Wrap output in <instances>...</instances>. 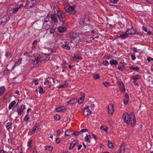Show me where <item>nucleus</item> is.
<instances>
[{
    "mask_svg": "<svg viewBox=\"0 0 153 153\" xmlns=\"http://www.w3.org/2000/svg\"><path fill=\"white\" fill-rule=\"evenodd\" d=\"M130 68L131 70H133L137 71H138L139 70V68L137 66L136 67H130Z\"/></svg>",
    "mask_w": 153,
    "mask_h": 153,
    "instance_id": "ea45409f",
    "label": "nucleus"
},
{
    "mask_svg": "<svg viewBox=\"0 0 153 153\" xmlns=\"http://www.w3.org/2000/svg\"><path fill=\"white\" fill-rule=\"evenodd\" d=\"M88 130L87 129H82L80 131V132L81 133V132H84L87 131Z\"/></svg>",
    "mask_w": 153,
    "mask_h": 153,
    "instance_id": "bf43d9fd",
    "label": "nucleus"
},
{
    "mask_svg": "<svg viewBox=\"0 0 153 153\" xmlns=\"http://www.w3.org/2000/svg\"><path fill=\"white\" fill-rule=\"evenodd\" d=\"M5 90V88L2 86L0 88V97L3 95Z\"/></svg>",
    "mask_w": 153,
    "mask_h": 153,
    "instance_id": "cd10ccee",
    "label": "nucleus"
},
{
    "mask_svg": "<svg viewBox=\"0 0 153 153\" xmlns=\"http://www.w3.org/2000/svg\"><path fill=\"white\" fill-rule=\"evenodd\" d=\"M118 1V0H110L109 2L110 5L113 6V4L117 3Z\"/></svg>",
    "mask_w": 153,
    "mask_h": 153,
    "instance_id": "c85d7f7f",
    "label": "nucleus"
},
{
    "mask_svg": "<svg viewBox=\"0 0 153 153\" xmlns=\"http://www.w3.org/2000/svg\"><path fill=\"white\" fill-rule=\"evenodd\" d=\"M55 31V29L53 28H51L50 30V33L51 34L53 33Z\"/></svg>",
    "mask_w": 153,
    "mask_h": 153,
    "instance_id": "8fccbe9b",
    "label": "nucleus"
},
{
    "mask_svg": "<svg viewBox=\"0 0 153 153\" xmlns=\"http://www.w3.org/2000/svg\"><path fill=\"white\" fill-rule=\"evenodd\" d=\"M74 147L78 144V141L77 140H75L71 143Z\"/></svg>",
    "mask_w": 153,
    "mask_h": 153,
    "instance_id": "c9c22d12",
    "label": "nucleus"
},
{
    "mask_svg": "<svg viewBox=\"0 0 153 153\" xmlns=\"http://www.w3.org/2000/svg\"><path fill=\"white\" fill-rule=\"evenodd\" d=\"M66 108H65L64 106H62L57 108L56 109V111L57 112L62 111H66Z\"/></svg>",
    "mask_w": 153,
    "mask_h": 153,
    "instance_id": "aec40b11",
    "label": "nucleus"
},
{
    "mask_svg": "<svg viewBox=\"0 0 153 153\" xmlns=\"http://www.w3.org/2000/svg\"><path fill=\"white\" fill-rule=\"evenodd\" d=\"M61 141V139L59 138H58L56 140V143H59Z\"/></svg>",
    "mask_w": 153,
    "mask_h": 153,
    "instance_id": "6e6d98bb",
    "label": "nucleus"
},
{
    "mask_svg": "<svg viewBox=\"0 0 153 153\" xmlns=\"http://www.w3.org/2000/svg\"><path fill=\"white\" fill-rule=\"evenodd\" d=\"M36 91L37 92L38 91L40 94H42L44 93L42 88L41 86L39 87L36 90Z\"/></svg>",
    "mask_w": 153,
    "mask_h": 153,
    "instance_id": "a878e982",
    "label": "nucleus"
},
{
    "mask_svg": "<svg viewBox=\"0 0 153 153\" xmlns=\"http://www.w3.org/2000/svg\"><path fill=\"white\" fill-rule=\"evenodd\" d=\"M66 30V28L65 27H59L58 28V30L60 33L63 32Z\"/></svg>",
    "mask_w": 153,
    "mask_h": 153,
    "instance_id": "4be33fe9",
    "label": "nucleus"
},
{
    "mask_svg": "<svg viewBox=\"0 0 153 153\" xmlns=\"http://www.w3.org/2000/svg\"><path fill=\"white\" fill-rule=\"evenodd\" d=\"M95 107V105L93 104H91L90 106V107L89 106V108H91V109H94V108Z\"/></svg>",
    "mask_w": 153,
    "mask_h": 153,
    "instance_id": "5fc2aeb1",
    "label": "nucleus"
},
{
    "mask_svg": "<svg viewBox=\"0 0 153 153\" xmlns=\"http://www.w3.org/2000/svg\"><path fill=\"white\" fill-rule=\"evenodd\" d=\"M133 79H135L137 80L140 79V76L139 75H136L132 77Z\"/></svg>",
    "mask_w": 153,
    "mask_h": 153,
    "instance_id": "79ce46f5",
    "label": "nucleus"
},
{
    "mask_svg": "<svg viewBox=\"0 0 153 153\" xmlns=\"http://www.w3.org/2000/svg\"><path fill=\"white\" fill-rule=\"evenodd\" d=\"M80 23L82 27L89 25L90 24V20L88 18H83L81 20Z\"/></svg>",
    "mask_w": 153,
    "mask_h": 153,
    "instance_id": "423d86ee",
    "label": "nucleus"
},
{
    "mask_svg": "<svg viewBox=\"0 0 153 153\" xmlns=\"http://www.w3.org/2000/svg\"><path fill=\"white\" fill-rule=\"evenodd\" d=\"M128 36L126 32L125 33L121 34L120 37L122 39H124L127 38L128 37Z\"/></svg>",
    "mask_w": 153,
    "mask_h": 153,
    "instance_id": "393cba45",
    "label": "nucleus"
},
{
    "mask_svg": "<svg viewBox=\"0 0 153 153\" xmlns=\"http://www.w3.org/2000/svg\"><path fill=\"white\" fill-rule=\"evenodd\" d=\"M128 35L129 34H134L135 33V30L132 28L129 29L126 32Z\"/></svg>",
    "mask_w": 153,
    "mask_h": 153,
    "instance_id": "a211bd4d",
    "label": "nucleus"
},
{
    "mask_svg": "<svg viewBox=\"0 0 153 153\" xmlns=\"http://www.w3.org/2000/svg\"><path fill=\"white\" fill-rule=\"evenodd\" d=\"M63 5L64 6V8L65 9V8H67L69 6H71L70 4L67 2H65L63 3Z\"/></svg>",
    "mask_w": 153,
    "mask_h": 153,
    "instance_id": "72a5a7b5",
    "label": "nucleus"
},
{
    "mask_svg": "<svg viewBox=\"0 0 153 153\" xmlns=\"http://www.w3.org/2000/svg\"><path fill=\"white\" fill-rule=\"evenodd\" d=\"M108 146L109 148L112 149L113 147V143L110 140H109L108 142Z\"/></svg>",
    "mask_w": 153,
    "mask_h": 153,
    "instance_id": "f704fd0d",
    "label": "nucleus"
},
{
    "mask_svg": "<svg viewBox=\"0 0 153 153\" xmlns=\"http://www.w3.org/2000/svg\"><path fill=\"white\" fill-rule=\"evenodd\" d=\"M103 84L106 87H108L109 85V83L106 82H103Z\"/></svg>",
    "mask_w": 153,
    "mask_h": 153,
    "instance_id": "864d4df0",
    "label": "nucleus"
},
{
    "mask_svg": "<svg viewBox=\"0 0 153 153\" xmlns=\"http://www.w3.org/2000/svg\"><path fill=\"white\" fill-rule=\"evenodd\" d=\"M74 146H73L71 144V143L70 144V147H69V149L70 150L71 149L74 148Z\"/></svg>",
    "mask_w": 153,
    "mask_h": 153,
    "instance_id": "e2e57ef3",
    "label": "nucleus"
},
{
    "mask_svg": "<svg viewBox=\"0 0 153 153\" xmlns=\"http://www.w3.org/2000/svg\"><path fill=\"white\" fill-rule=\"evenodd\" d=\"M125 97L127 100H128L129 99V96L128 94L127 93H125Z\"/></svg>",
    "mask_w": 153,
    "mask_h": 153,
    "instance_id": "052dcab7",
    "label": "nucleus"
},
{
    "mask_svg": "<svg viewBox=\"0 0 153 153\" xmlns=\"http://www.w3.org/2000/svg\"><path fill=\"white\" fill-rule=\"evenodd\" d=\"M70 37L72 40L71 41V42L74 41L76 42H79L80 41V39L79 35L76 33H72L70 35Z\"/></svg>",
    "mask_w": 153,
    "mask_h": 153,
    "instance_id": "7ed1b4c3",
    "label": "nucleus"
},
{
    "mask_svg": "<svg viewBox=\"0 0 153 153\" xmlns=\"http://www.w3.org/2000/svg\"><path fill=\"white\" fill-rule=\"evenodd\" d=\"M82 145H79L78 146V150H79L82 147Z\"/></svg>",
    "mask_w": 153,
    "mask_h": 153,
    "instance_id": "774afa93",
    "label": "nucleus"
},
{
    "mask_svg": "<svg viewBox=\"0 0 153 153\" xmlns=\"http://www.w3.org/2000/svg\"><path fill=\"white\" fill-rule=\"evenodd\" d=\"M118 85L120 86V91L122 92H125V89L124 85L123 82H119Z\"/></svg>",
    "mask_w": 153,
    "mask_h": 153,
    "instance_id": "4468645a",
    "label": "nucleus"
},
{
    "mask_svg": "<svg viewBox=\"0 0 153 153\" xmlns=\"http://www.w3.org/2000/svg\"><path fill=\"white\" fill-rule=\"evenodd\" d=\"M57 15L61 21L64 22L66 20L65 16L66 15L65 13L62 12L60 10L57 14Z\"/></svg>",
    "mask_w": 153,
    "mask_h": 153,
    "instance_id": "20e7f679",
    "label": "nucleus"
},
{
    "mask_svg": "<svg viewBox=\"0 0 153 153\" xmlns=\"http://www.w3.org/2000/svg\"><path fill=\"white\" fill-rule=\"evenodd\" d=\"M12 124V123L11 122H9L7 123L6 125L7 128L8 129H10L11 128Z\"/></svg>",
    "mask_w": 153,
    "mask_h": 153,
    "instance_id": "e433bc0d",
    "label": "nucleus"
},
{
    "mask_svg": "<svg viewBox=\"0 0 153 153\" xmlns=\"http://www.w3.org/2000/svg\"><path fill=\"white\" fill-rule=\"evenodd\" d=\"M66 11L72 14H74L75 13V10L74 8L72 6H70L65 9Z\"/></svg>",
    "mask_w": 153,
    "mask_h": 153,
    "instance_id": "1a4fd4ad",
    "label": "nucleus"
},
{
    "mask_svg": "<svg viewBox=\"0 0 153 153\" xmlns=\"http://www.w3.org/2000/svg\"><path fill=\"white\" fill-rule=\"evenodd\" d=\"M27 146H29L30 148H31L32 146V143L31 142V140H30L28 143Z\"/></svg>",
    "mask_w": 153,
    "mask_h": 153,
    "instance_id": "603ef678",
    "label": "nucleus"
},
{
    "mask_svg": "<svg viewBox=\"0 0 153 153\" xmlns=\"http://www.w3.org/2000/svg\"><path fill=\"white\" fill-rule=\"evenodd\" d=\"M29 119V117L28 115L27 114V115H26V116L24 118V120L25 121H27Z\"/></svg>",
    "mask_w": 153,
    "mask_h": 153,
    "instance_id": "a18cd8bd",
    "label": "nucleus"
},
{
    "mask_svg": "<svg viewBox=\"0 0 153 153\" xmlns=\"http://www.w3.org/2000/svg\"><path fill=\"white\" fill-rule=\"evenodd\" d=\"M57 15L55 13L51 14L50 15V17L52 22H57L58 19L57 18Z\"/></svg>",
    "mask_w": 153,
    "mask_h": 153,
    "instance_id": "f8f14e48",
    "label": "nucleus"
},
{
    "mask_svg": "<svg viewBox=\"0 0 153 153\" xmlns=\"http://www.w3.org/2000/svg\"><path fill=\"white\" fill-rule=\"evenodd\" d=\"M128 100H124L123 101V103L125 104H127L128 102Z\"/></svg>",
    "mask_w": 153,
    "mask_h": 153,
    "instance_id": "680f3d73",
    "label": "nucleus"
},
{
    "mask_svg": "<svg viewBox=\"0 0 153 153\" xmlns=\"http://www.w3.org/2000/svg\"><path fill=\"white\" fill-rule=\"evenodd\" d=\"M47 17L45 19L43 23H47L49 20V19H48Z\"/></svg>",
    "mask_w": 153,
    "mask_h": 153,
    "instance_id": "13d9d810",
    "label": "nucleus"
},
{
    "mask_svg": "<svg viewBox=\"0 0 153 153\" xmlns=\"http://www.w3.org/2000/svg\"><path fill=\"white\" fill-rule=\"evenodd\" d=\"M37 128L38 129L39 128V127L38 126H35V128L33 129V130L32 131L31 133H34L35 131L36 130Z\"/></svg>",
    "mask_w": 153,
    "mask_h": 153,
    "instance_id": "de8ad7c7",
    "label": "nucleus"
},
{
    "mask_svg": "<svg viewBox=\"0 0 153 153\" xmlns=\"http://www.w3.org/2000/svg\"><path fill=\"white\" fill-rule=\"evenodd\" d=\"M68 85V84L67 81H65V83L63 85L59 86V89H60L62 88H64L67 87Z\"/></svg>",
    "mask_w": 153,
    "mask_h": 153,
    "instance_id": "2f4dec72",
    "label": "nucleus"
},
{
    "mask_svg": "<svg viewBox=\"0 0 153 153\" xmlns=\"http://www.w3.org/2000/svg\"><path fill=\"white\" fill-rule=\"evenodd\" d=\"M80 133V131H76L75 132H73V134L75 136H77Z\"/></svg>",
    "mask_w": 153,
    "mask_h": 153,
    "instance_id": "3c124183",
    "label": "nucleus"
},
{
    "mask_svg": "<svg viewBox=\"0 0 153 153\" xmlns=\"http://www.w3.org/2000/svg\"><path fill=\"white\" fill-rule=\"evenodd\" d=\"M110 62L111 65H116L118 64L117 61L116 60L112 59Z\"/></svg>",
    "mask_w": 153,
    "mask_h": 153,
    "instance_id": "c756f323",
    "label": "nucleus"
},
{
    "mask_svg": "<svg viewBox=\"0 0 153 153\" xmlns=\"http://www.w3.org/2000/svg\"><path fill=\"white\" fill-rule=\"evenodd\" d=\"M13 54L9 52H7L5 54V56L7 57H11L12 56Z\"/></svg>",
    "mask_w": 153,
    "mask_h": 153,
    "instance_id": "a19ab883",
    "label": "nucleus"
},
{
    "mask_svg": "<svg viewBox=\"0 0 153 153\" xmlns=\"http://www.w3.org/2000/svg\"><path fill=\"white\" fill-rule=\"evenodd\" d=\"M40 0H31L27 2L24 7L25 8H32L36 6Z\"/></svg>",
    "mask_w": 153,
    "mask_h": 153,
    "instance_id": "f03ea898",
    "label": "nucleus"
},
{
    "mask_svg": "<svg viewBox=\"0 0 153 153\" xmlns=\"http://www.w3.org/2000/svg\"><path fill=\"white\" fill-rule=\"evenodd\" d=\"M22 60V59L19 58L15 62V63L13 67H15L16 66L19 65L21 63V61Z\"/></svg>",
    "mask_w": 153,
    "mask_h": 153,
    "instance_id": "412c9836",
    "label": "nucleus"
},
{
    "mask_svg": "<svg viewBox=\"0 0 153 153\" xmlns=\"http://www.w3.org/2000/svg\"><path fill=\"white\" fill-rule=\"evenodd\" d=\"M114 111V105L112 104H110L108 107V111L109 114H112Z\"/></svg>",
    "mask_w": 153,
    "mask_h": 153,
    "instance_id": "9d476101",
    "label": "nucleus"
},
{
    "mask_svg": "<svg viewBox=\"0 0 153 153\" xmlns=\"http://www.w3.org/2000/svg\"><path fill=\"white\" fill-rule=\"evenodd\" d=\"M94 78L95 79H99L100 78V76L98 74H96L94 76Z\"/></svg>",
    "mask_w": 153,
    "mask_h": 153,
    "instance_id": "49530a36",
    "label": "nucleus"
},
{
    "mask_svg": "<svg viewBox=\"0 0 153 153\" xmlns=\"http://www.w3.org/2000/svg\"><path fill=\"white\" fill-rule=\"evenodd\" d=\"M90 136L89 135H86L85 137V139L87 141L90 143L91 142V140L90 139Z\"/></svg>",
    "mask_w": 153,
    "mask_h": 153,
    "instance_id": "4c0bfd02",
    "label": "nucleus"
},
{
    "mask_svg": "<svg viewBox=\"0 0 153 153\" xmlns=\"http://www.w3.org/2000/svg\"><path fill=\"white\" fill-rule=\"evenodd\" d=\"M72 131L70 130H67L65 131V135L67 136H69L70 135Z\"/></svg>",
    "mask_w": 153,
    "mask_h": 153,
    "instance_id": "58836bf2",
    "label": "nucleus"
},
{
    "mask_svg": "<svg viewBox=\"0 0 153 153\" xmlns=\"http://www.w3.org/2000/svg\"><path fill=\"white\" fill-rule=\"evenodd\" d=\"M10 19V18L7 16H5L0 18V24L2 25H5Z\"/></svg>",
    "mask_w": 153,
    "mask_h": 153,
    "instance_id": "6e6552de",
    "label": "nucleus"
},
{
    "mask_svg": "<svg viewBox=\"0 0 153 153\" xmlns=\"http://www.w3.org/2000/svg\"><path fill=\"white\" fill-rule=\"evenodd\" d=\"M23 6V4H21L19 6V7H17L16 8H18V9L20 8L21 7H22Z\"/></svg>",
    "mask_w": 153,
    "mask_h": 153,
    "instance_id": "0e129e2a",
    "label": "nucleus"
},
{
    "mask_svg": "<svg viewBox=\"0 0 153 153\" xmlns=\"http://www.w3.org/2000/svg\"><path fill=\"white\" fill-rule=\"evenodd\" d=\"M101 129L102 130L105 131H107L108 130L107 128L105 126H101Z\"/></svg>",
    "mask_w": 153,
    "mask_h": 153,
    "instance_id": "09e8293b",
    "label": "nucleus"
},
{
    "mask_svg": "<svg viewBox=\"0 0 153 153\" xmlns=\"http://www.w3.org/2000/svg\"><path fill=\"white\" fill-rule=\"evenodd\" d=\"M83 96L79 98L78 100V102L80 104L82 103L84 99V94L83 93Z\"/></svg>",
    "mask_w": 153,
    "mask_h": 153,
    "instance_id": "bb28decb",
    "label": "nucleus"
},
{
    "mask_svg": "<svg viewBox=\"0 0 153 153\" xmlns=\"http://www.w3.org/2000/svg\"><path fill=\"white\" fill-rule=\"evenodd\" d=\"M69 42L67 41L65 42L64 44H63L62 46V47L67 50H69L70 49V47L68 46Z\"/></svg>",
    "mask_w": 153,
    "mask_h": 153,
    "instance_id": "f3484780",
    "label": "nucleus"
},
{
    "mask_svg": "<svg viewBox=\"0 0 153 153\" xmlns=\"http://www.w3.org/2000/svg\"><path fill=\"white\" fill-rule=\"evenodd\" d=\"M51 80H53V81L54 82V83L55 82V81L54 80V79H53V78H49V80H48V79H47L46 80L45 82H44V84L45 85H46L47 86H50L51 85Z\"/></svg>",
    "mask_w": 153,
    "mask_h": 153,
    "instance_id": "dca6fc26",
    "label": "nucleus"
},
{
    "mask_svg": "<svg viewBox=\"0 0 153 153\" xmlns=\"http://www.w3.org/2000/svg\"><path fill=\"white\" fill-rule=\"evenodd\" d=\"M45 149L46 150H48L50 151H52L53 150L52 147L50 146H46Z\"/></svg>",
    "mask_w": 153,
    "mask_h": 153,
    "instance_id": "37998d69",
    "label": "nucleus"
},
{
    "mask_svg": "<svg viewBox=\"0 0 153 153\" xmlns=\"http://www.w3.org/2000/svg\"><path fill=\"white\" fill-rule=\"evenodd\" d=\"M143 30L145 32H147V30L146 29V27H145L144 26L143 27Z\"/></svg>",
    "mask_w": 153,
    "mask_h": 153,
    "instance_id": "69168bd1",
    "label": "nucleus"
},
{
    "mask_svg": "<svg viewBox=\"0 0 153 153\" xmlns=\"http://www.w3.org/2000/svg\"><path fill=\"white\" fill-rule=\"evenodd\" d=\"M123 118L125 123L131 125L132 126H134L136 120L134 113L132 112L129 115L127 113H124L123 115Z\"/></svg>",
    "mask_w": 153,
    "mask_h": 153,
    "instance_id": "f257e3e1",
    "label": "nucleus"
},
{
    "mask_svg": "<svg viewBox=\"0 0 153 153\" xmlns=\"http://www.w3.org/2000/svg\"><path fill=\"white\" fill-rule=\"evenodd\" d=\"M103 64L104 65H106V66H107L109 64L108 61H104L103 62Z\"/></svg>",
    "mask_w": 153,
    "mask_h": 153,
    "instance_id": "4d7b16f0",
    "label": "nucleus"
},
{
    "mask_svg": "<svg viewBox=\"0 0 153 153\" xmlns=\"http://www.w3.org/2000/svg\"><path fill=\"white\" fill-rule=\"evenodd\" d=\"M25 108V105H23L21 106L20 108L18 109L17 110V112L19 115H20L22 114V113L23 112V110Z\"/></svg>",
    "mask_w": 153,
    "mask_h": 153,
    "instance_id": "2eb2a0df",
    "label": "nucleus"
},
{
    "mask_svg": "<svg viewBox=\"0 0 153 153\" xmlns=\"http://www.w3.org/2000/svg\"><path fill=\"white\" fill-rule=\"evenodd\" d=\"M91 113L90 110L89 109V106H88L87 107L84 109L83 111V114L85 117L89 116Z\"/></svg>",
    "mask_w": 153,
    "mask_h": 153,
    "instance_id": "9b49d317",
    "label": "nucleus"
},
{
    "mask_svg": "<svg viewBox=\"0 0 153 153\" xmlns=\"http://www.w3.org/2000/svg\"><path fill=\"white\" fill-rule=\"evenodd\" d=\"M43 26L46 30H48L50 28V25L47 23H43Z\"/></svg>",
    "mask_w": 153,
    "mask_h": 153,
    "instance_id": "7c9ffc66",
    "label": "nucleus"
},
{
    "mask_svg": "<svg viewBox=\"0 0 153 153\" xmlns=\"http://www.w3.org/2000/svg\"><path fill=\"white\" fill-rule=\"evenodd\" d=\"M54 119L56 120H59L60 119V117L59 115H56V116H54Z\"/></svg>",
    "mask_w": 153,
    "mask_h": 153,
    "instance_id": "c03bdc74",
    "label": "nucleus"
},
{
    "mask_svg": "<svg viewBox=\"0 0 153 153\" xmlns=\"http://www.w3.org/2000/svg\"><path fill=\"white\" fill-rule=\"evenodd\" d=\"M117 69L120 71H123L125 69L124 63V62H120L118 65Z\"/></svg>",
    "mask_w": 153,
    "mask_h": 153,
    "instance_id": "ddd939ff",
    "label": "nucleus"
},
{
    "mask_svg": "<svg viewBox=\"0 0 153 153\" xmlns=\"http://www.w3.org/2000/svg\"><path fill=\"white\" fill-rule=\"evenodd\" d=\"M77 101L76 99L75 98H73L68 101L67 102V105H68L69 104L71 105H73V104H74Z\"/></svg>",
    "mask_w": 153,
    "mask_h": 153,
    "instance_id": "6ab92c4d",
    "label": "nucleus"
},
{
    "mask_svg": "<svg viewBox=\"0 0 153 153\" xmlns=\"http://www.w3.org/2000/svg\"><path fill=\"white\" fill-rule=\"evenodd\" d=\"M53 12L55 14H57L58 12L60 11V10L58 8V6H55L53 7Z\"/></svg>",
    "mask_w": 153,
    "mask_h": 153,
    "instance_id": "5701e85b",
    "label": "nucleus"
},
{
    "mask_svg": "<svg viewBox=\"0 0 153 153\" xmlns=\"http://www.w3.org/2000/svg\"><path fill=\"white\" fill-rule=\"evenodd\" d=\"M16 102L15 101H13L11 102L9 104L8 108L9 109H11V108L13 107L14 105L16 104Z\"/></svg>",
    "mask_w": 153,
    "mask_h": 153,
    "instance_id": "473e14b6",
    "label": "nucleus"
},
{
    "mask_svg": "<svg viewBox=\"0 0 153 153\" xmlns=\"http://www.w3.org/2000/svg\"><path fill=\"white\" fill-rule=\"evenodd\" d=\"M124 144H122L120 148V153H124L125 151V148L124 147Z\"/></svg>",
    "mask_w": 153,
    "mask_h": 153,
    "instance_id": "b1692460",
    "label": "nucleus"
},
{
    "mask_svg": "<svg viewBox=\"0 0 153 153\" xmlns=\"http://www.w3.org/2000/svg\"><path fill=\"white\" fill-rule=\"evenodd\" d=\"M133 50L134 52V53H136L137 52V48L135 47H134L133 48Z\"/></svg>",
    "mask_w": 153,
    "mask_h": 153,
    "instance_id": "338daca9",
    "label": "nucleus"
},
{
    "mask_svg": "<svg viewBox=\"0 0 153 153\" xmlns=\"http://www.w3.org/2000/svg\"><path fill=\"white\" fill-rule=\"evenodd\" d=\"M18 10V8L16 7H15L14 6L12 7H9L7 10V12L10 15H13L14 13H16Z\"/></svg>",
    "mask_w": 153,
    "mask_h": 153,
    "instance_id": "0eeeda50",
    "label": "nucleus"
},
{
    "mask_svg": "<svg viewBox=\"0 0 153 153\" xmlns=\"http://www.w3.org/2000/svg\"><path fill=\"white\" fill-rule=\"evenodd\" d=\"M40 59V58H34V59L32 60L31 63L33 65V67H37L41 64Z\"/></svg>",
    "mask_w": 153,
    "mask_h": 153,
    "instance_id": "39448f33",
    "label": "nucleus"
}]
</instances>
